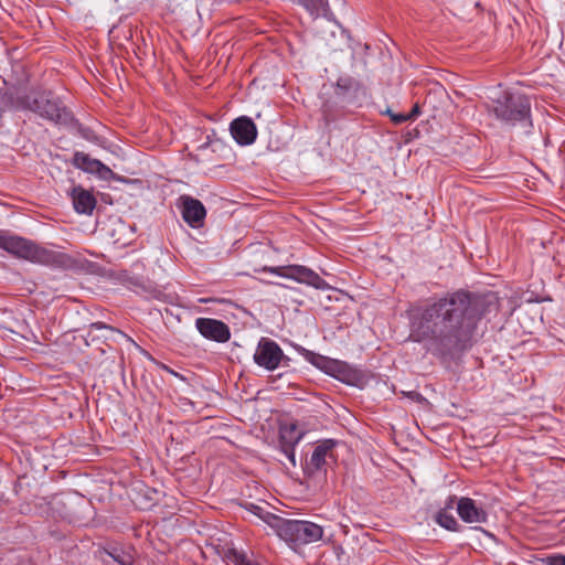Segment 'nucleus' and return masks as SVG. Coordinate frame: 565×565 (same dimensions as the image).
I'll return each mask as SVG.
<instances>
[{
    "label": "nucleus",
    "mask_w": 565,
    "mask_h": 565,
    "mask_svg": "<svg viewBox=\"0 0 565 565\" xmlns=\"http://www.w3.org/2000/svg\"><path fill=\"white\" fill-rule=\"evenodd\" d=\"M242 507L245 508L250 513H253L254 515L258 516L262 521L267 523L275 531L277 530V525L279 524V522H281L280 516L267 511L265 508L253 502L246 501L242 504Z\"/></svg>",
    "instance_id": "6ab92c4d"
},
{
    "label": "nucleus",
    "mask_w": 565,
    "mask_h": 565,
    "mask_svg": "<svg viewBox=\"0 0 565 565\" xmlns=\"http://www.w3.org/2000/svg\"><path fill=\"white\" fill-rule=\"evenodd\" d=\"M120 278L129 289L138 294H143L146 297L160 299L163 295L161 290L153 287L150 282L143 280L141 277L129 276L126 271H124L121 273Z\"/></svg>",
    "instance_id": "f3484780"
},
{
    "label": "nucleus",
    "mask_w": 565,
    "mask_h": 565,
    "mask_svg": "<svg viewBox=\"0 0 565 565\" xmlns=\"http://www.w3.org/2000/svg\"><path fill=\"white\" fill-rule=\"evenodd\" d=\"M386 114L390 116V118L392 119V114H394L391 109H387L386 110Z\"/></svg>",
    "instance_id": "c756f323"
},
{
    "label": "nucleus",
    "mask_w": 565,
    "mask_h": 565,
    "mask_svg": "<svg viewBox=\"0 0 565 565\" xmlns=\"http://www.w3.org/2000/svg\"><path fill=\"white\" fill-rule=\"evenodd\" d=\"M539 565H565V555L555 553L537 559Z\"/></svg>",
    "instance_id": "4be33fe9"
},
{
    "label": "nucleus",
    "mask_w": 565,
    "mask_h": 565,
    "mask_svg": "<svg viewBox=\"0 0 565 565\" xmlns=\"http://www.w3.org/2000/svg\"><path fill=\"white\" fill-rule=\"evenodd\" d=\"M457 513L466 523H486L488 521L487 511L468 497L458 500Z\"/></svg>",
    "instance_id": "dca6fc26"
},
{
    "label": "nucleus",
    "mask_w": 565,
    "mask_h": 565,
    "mask_svg": "<svg viewBox=\"0 0 565 565\" xmlns=\"http://www.w3.org/2000/svg\"><path fill=\"white\" fill-rule=\"evenodd\" d=\"M108 555L118 564V565H132V557L124 552L118 550H113L108 552Z\"/></svg>",
    "instance_id": "5701e85b"
},
{
    "label": "nucleus",
    "mask_w": 565,
    "mask_h": 565,
    "mask_svg": "<svg viewBox=\"0 0 565 565\" xmlns=\"http://www.w3.org/2000/svg\"><path fill=\"white\" fill-rule=\"evenodd\" d=\"M195 328L204 339L210 341L225 343L231 339L230 327L217 319L196 318Z\"/></svg>",
    "instance_id": "9b49d317"
},
{
    "label": "nucleus",
    "mask_w": 565,
    "mask_h": 565,
    "mask_svg": "<svg viewBox=\"0 0 565 565\" xmlns=\"http://www.w3.org/2000/svg\"><path fill=\"white\" fill-rule=\"evenodd\" d=\"M392 121L395 125H402L406 121H409V117H407L406 113L392 114Z\"/></svg>",
    "instance_id": "393cba45"
},
{
    "label": "nucleus",
    "mask_w": 565,
    "mask_h": 565,
    "mask_svg": "<svg viewBox=\"0 0 565 565\" xmlns=\"http://www.w3.org/2000/svg\"><path fill=\"white\" fill-rule=\"evenodd\" d=\"M253 359L258 366L267 371H275L284 359L289 360L277 342L265 337L258 341Z\"/></svg>",
    "instance_id": "6e6552de"
},
{
    "label": "nucleus",
    "mask_w": 565,
    "mask_h": 565,
    "mask_svg": "<svg viewBox=\"0 0 565 565\" xmlns=\"http://www.w3.org/2000/svg\"><path fill=\"white\" fill-rule=\"evenodd\" d=\"M258 273H270L279 277L295 280L299 284L313 287L319 290H326L329 288V284L321 278L315 270L303 265H288V266H264L256 269Z\"/></svg>",
    "instance_id": "0eeeda50"
},
{
    "label": "nucleus",
    "mask_w": 565,
    "mask_h": 565,
    "mask_svg": "<svg viewBox=\"0 0 565 565\" xmlns=\"http://www.w3.org/2000/svg\"><path fill=\"white\" fill-rule=\"evenodd\" d=\"M74 209L81 214H92L96 206L95 196L82 186H75L72 191Z\"/></svg>",
    "instance_id": "a211bd4d"
},
{
    "label": "nucleus",
    "mask_w": 565,
    "mask_h": 565,
    "mask_svg": "<svg viewBox=\"0 0 565 565\" xmlns=\"http://www.w3.org/2000/svg\"><path fill=\"white\" fill-rule=\"evenodd\" d=\"M17 108L30 110L55 125L72 126L76 120L60 97L50 90H31L17 98Z\"/></svg>",
    "instance_id": "f03ea898"
},
{
    "label": "nucleus",
    "mask_w": 565,
    "mask_h": 565,
    "mask_svg": "<svg viewBox=\"0 0 565 565\" xmlns=\"http://www.w3.org/2000/svg\"><path fill=\"white\" fill-rule=\"evenodd\" d=\"M0 248L26 260L49 265L55 262L56 254L17 235L0 233Z\"/></svg>",
    "instance_id": "20e7f679"
},
{
    "label": "nucleus",
    "mask_w": 565,
    "mask_h": 565,
    "mask_svg": "<svg viewBox=\"0 0 565 565\" xmlns=\"http://www.w3.org/2000/svg\"><path fill=\"white\" fill-rule=\"evenodd\" d=\"M298 1L311 15H319L321 12H324L328 7L327 0H298Z\"/></svg>",
    "instance_id": "412c9836"
},
{
    "label": "nucleus",
    "mask_w": 565,
    "mask_h": 565,
    "mask_svg": "<svg viewBox=\"0 0 565 565\" xmlns=\"http://www.w3.org/2000/svg\"><path fill=\"white\" fill-rule=\"evenodd\" d=\"M303 433L299 431L295 423L282 425L279 429V449L288 458L292 467H296L295 447L300 443Z\"/></svg>",
    "instance_id": "f8f14e48"
},
{
    "label": "nucleus",
    "mask_w": 565,
    "mask_h": 565,
    "mask_svg": "<svg viewBox=\"0 0 565 565\" xmlns=\"http://www.w3.org/2000/svg\"><path fill=\"white\" fill-rule=\"evenodd\" d=\"M299 352L307 362L344 384L356 385L361 379V374L347 362L315 353L305 348H300Z\"/></svg>",
    "instance_id": "423d86ee"
},
{
    "label": "nucleus",
    "mask_w": 565,
    "mask_h": 565,
    "mask_svg": "<svg viewBox=\"0 0 565 565\" xmlns=\"http://www.w3.org/2000/svg\"><path fill=\"white\" fill-rule=\"evenodd\" d=\"M420 114V108L418 104H415L409 113H406L407 117H409V121L415 120Z\"/></svg>",
    "instance_id": "bb28decb"
},
{
    "label": "nucleus",
    "mask_w": 565,
    "mask_h": 565,
    "mask_svg": "<svg viewBox=\"0 0 565 565\" xmlns=\"http://www.w3.org/2000/svg\"><path fill=\"white\" fill-rule=\"evenodd\" d=\"M179 202L183 221L193 228L200 227L206 216L203 203L190 195H181Z\"/></svg>",
    "instance_id": "4468645a"
},
{
    "label": "nucleus",
    "mask_w": 565,
    "mask_h": 565,
    "mask_svg": "<svg viewBox=\"0 0 565 565\" xmlns=\"http://www.w3.org/2000/svg\"><path fill=\"white\" fill-rule=\"evenodd\" d=\"M90 327H92V329H94V330H102V329H106V330H108V331H110V332H113V333H117V334H119L120 337H122V338H125V339L130 340L126 333H124V332H122V331H120L119 329L114 328V327H111V326H108V324H106V323H104V322H100V321H98V322H94V323H92V326H90Z\"/></svg>",
    "instance_id": "b1692460"
},
{
    "label": "nucleus",
    "mask_w": 565,
    "mask_h": 565,
    "mask_svg": "<svg viewBox=\"0 0 565 565\" xmlns=\"http://www.w3.org/2000/svg\"><path fill=\"white\" fill-rule=\"evenodd\" d=\"M213 142H214V141H213V139L211 138V136H207V137H206V142H205V143H203L200 148H202V149H203V148L210 147V146H212V145H213Z\"/></svg>",
    "instance_id": "c85d7f7f"
},
{
    "label": "nucleus",
    "mask_w": 565,
    "mask_h": 565,
    "mask_svg": "<svg viewBox=\"0 0 565 565\" xmlns=\"http://www.w3.org/2000/svg\"><path fill=\"white\" fill-rule=\"evenodd\" d=\"M276 533L290 545H306L318 542L323 536L322 526L305 520H287L281 518Z\"/></svg>",
    "instance_id": "39448f33"
},
{
    "label": "nucleus",
    "mask_w": 565,
    "mask_h": 565,
    "mask_svg": "<svg viewBox=\"0 0 565 565\" xmlns=\"http://www.w3.org/2000/svg\"><path fill=\"white\" fill-rule=\"evenodd\" d=\"M435 521L438 525H440L441 527H444L448 531L457 532L460 530V525H459L458 521L456 520V518L446 510H440L436 514Z\"/></svg>",
    "instance_id": "aec40b11"
},
{
    "label": "nucleus",
    "mask_w": 565,
    "mask_h": 565,
    "mask_svg": "<svg viewBox=\"0 0 565 565\" xmlns=\"http://www.w3.org/2000/svg\"><path fill=\"white\" fill-rule=\"evenodd\" d=\"M166 370H168L170 373H173V370L169 369V366H166Z\"/></svg>",
    "instance_id": "2f4dec72"
},
{
    "label": "nucleus",
    "mask_w": 565,
    "mask_h": 565,
    "mask_svg": "<svg viewBox=\"0 0 565 565\" xmlns=\"http://www.w3.org/2000/svg\"><path fill=\"white\" fill-rule=\"evenodd\" d=\"M235 565H258L257 563L250 561L246 555L239 554L235 557Z\"/></svg>",
    "instance_id": "a878e982"
},
{
    "label": "nucleus",
    "mask_w": 565,
    "mask_h": 565,
    "mask_svg": "<svg viewBox=\"0 0 565 565\" xmlns=\"http://www.w3.org/2000/svg\"><path fill=\"white\" fill-rule=\"evenodd\" d=\"M72 164L84 172L98 175L102 180L108 181L114 178L113 170L100 160L89 157L83 151H76L72 159Z\"/></svg>",
    "instance_id": "ddd939ff"
},
{
    "label": "nucleus",
    "mask_w": 565,
    "mask_h": 565,
    "mask_svg": "<svg viewBox=\"0 0 565 565\" xmlns=\"http://www.w3.org/2000/svg\"><path fill=\"white\" fill-rule=\"evenodd\" d=\"M90 135H92V130H89V129H83V130H82V136H83L86 140H92Z\"/></svg>",
    "instance_id": "cd10ccee"
},
{
    "label": "nucleus",
    "mask_w": 565,
    "mask_h": 565,
    "mask_svg": "<svg viewBox=\"0 0 565 565\" xmlns=\"http://www.w3.org/2000/svg\"><path fill=\"white\" fill-rule=\"evenodd\" d=\"M492 294L457 289L430 298L409 318V339L443 360L470 350L477 341L482 319L498 311Z\"/></svg>",
    "instance_id": "f257e3e1"
},
{
    "label": "nucleus",
    "mask_w": 565,
    "mask_h": 565,
    "mask_svg": "<svg viewBox=\"0 0 565 565\" xmlns=\"http://www.w3.org/2000/svg\"><path fill=\"white\" fill-rule=\"evenodd\" d=\"M491 111L498 120L507 125L532 126L531 102L524 94L504 92L492 102Z\"/></svg>",
    "instance_id": "7ed1b4c3"
},
{
    "label": "nucleus",
    "mask_w": 565,
    "mask_h": 565,
    "mask_svg": "<svg viewBox=\"0 0 565 565\" xmlns=\"http://www.w3.org/2000/svg\"><path fill=\"white\" fill-rule=\"evenodd\" d=\"M166 370H168L170 373H173V370L169 369V366H166Z\"/></svg>",
    "instance_id": "473e14b6"
},
{
    "label": "nucleus",
    "mask_w": 565,
    "mask_h": 565,
    "mask_svg": "<svg viewBox=\"0 0 565 565\" xmlns=\"http://www.w3.org/2000/svg\"><path fill=\"white\" fill-rule=\"evenodd\" d=\"M166 370H168L170 373H173V370L169 369V366H166Z\"/></svg>",
    "instance_id": "72a5a7b5"
},
{
    "label": "nucleus",
    "mask_w": 565,
    "mask_h": 565,
    "mask_svg": "<svg viewBox=\"0 0 565 565\" xmlns=\"http://www.w3.org/2000/svg\"><path fill=\"white\" fill-rule=\"evenodd\" d=\"M230 132L239 146H249L257 138V127L247 116L234 119L230 125Z\"/></svg>",
    "instance_id": "2eb2a0df"
},
{
    "label": "nucleus",
    "mask_w": 565,
    "mask_h": 565,
    "mask_svg": "<svg viewBox=\"0 0 565 565\" xmlns=\"http://www.w3.org/2000/svg\"><path fill=\"white\" fill-rule=\"evenodd\" d=\"M128 338L130 339L129 342H132L134 345H137V342H134V340L130 337H128ZM126 340L128 341V339H126Z\"/></svg>",
    "instance_id": "7c9ffc66"
},
{
    "label": "nucleus",
    "mask_w": 565,
    "mask_h": 565,
    "mask_svg": "<svg viewBox=\"0 0 565 565\" xmlns=\"http://www.w3.org/2000/svg\"><path fill=\"white\" fill-rule=\"evenodd\" d=\"M334 94L337 99L344 105H360L365 97L363 85L351 76H340L335 83Z\"/></svg>",
    "instance_id": "1a4fd4ad"
},
{
    "label": "nucleus",
    "mask_w": 565,
    "mask_h": 565,
    "mask_svg": "<svg viewBox=\"0 0 565 565\" xmlns=\"http://www.w3.org/2000/svg\"><path fill=\"white\" fill-rule=\"evenodd\" d=\"M338 441L334 439H323L315 447L309 459L306 460L303 471L311 477L323 470L328 458H334L333 449Z\"/></svg>",
    "instance_id": "9d476101"
}]
</instances>
